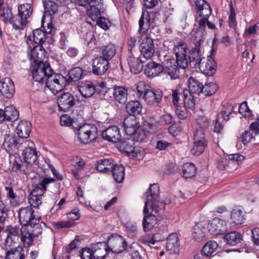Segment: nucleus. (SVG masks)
Here are the masks:
<instances>
[{
	"label": "nucleus",
	"instance_id": "nucleus-1",
	"mask_svg": "<svg viewBox=\"0 0 259 259\" xmlns=\"http://www.w3.org/2000/svg\"><path fill=\"white\" fill-rule=\"evenodd\" d=\"M31 72L33 79L36 81L40 82L46 78V86L54 94L62 91L65 87V77L58 74L52 77L53 70L48 62L32 65Z\"/></svg>",
	"mask_w": 259,
	"mask_h": 259
},
{
	"label": "nucleus",
	"instance_id": "nucleus-2",
	"mask_svg": "<svg viewBox=\"0 0 259 259\" xmlns=\"http://www.w3.org/2000/svg\"><path fill=\"white\" fill-rule=\"evenodd\" d=\"M66 126H71L77 130L78 138L81 143L88 144L94 141L98 136V130L96 126L92 124L86 123L79 125L77 122L66 114Z\"/></svg>",
	"mask_w": 259,
	"mask_h": 259
},
{
	"label": "nucleus",
	"instance_id": "nucleus-3",
	"mask_svg": "<svg viewBox=\"0 0 259 259\" xmlns=\"http://www.w3.org/2000/svg\"><path fill=\"white\" fill-rule=\"evenodd\" d=\"M159 195V187L157 184L150 185L148 191L146 192L142 198L145 201L149 200L148 205L151 206L152 213L161 215L165 209V204L159 201L158 199Z\"/></svg>",
	"mask_w": 259,
	"mask_h": 259
},
{
	"label": "nucleus",
	"instance_id": "nucleus-4",
	"mask_svg": "<svg viewBox=\"0 0 259 259\" xmlns=\"http://www.w3.org/2000/svg\"><path fill=\"white\" fill-rule=\"evenodd\" d=\"M54 179L46 178L42 180L31 191L28 196V202L31 207L38 208L42 203V196L46 191L47 186L54 182Z\"/></svg>",
	"mask_w": 259,
	"mask_h": 259
},
{
	"label": "nucleus",
	"instance_id": "nucleus-5",
	"mask_svg": "<svg viewBox=\"0 0 259 259\" xmlns=\"http://www.w3.org/2000/svg\"><path fill=\"white\" fill-rule=\"evenodd\" d=\"M106 84L105 82L102 81L99 86L96 87L92 81L86 80L84 82H81L77 87L81 95L85 98L92 97L97 92L104 95V98L106 99L107 94L110 91V89L106 87Z\"/></svg>",
	"mask_w": 259,
	"mask_h": 259
},
{
	"label": "nucleus",
	"instance_id": "nucleus-6",
	"mask_svg": "<svg viewBox=\"0 0 259 259\" xmlns=\"http://www.w3.org/2000/svg\"><path fill=\"white\" fill-rule=\"evenodd\" d=\"M123 124L126 135L133 137L137 141H142L144 139V132L140 128L139 123L135 116L129 115L125 117Z\"/></svg>",
	"mask_w": 259,
	"mask_h": 259
},
{
	"label": "nucleus",
	"instance_id": "nucleus-7",
	"mask_svg": "<svg viewBox=\"0 0 259 259\" xmlns=\"http://www.w3.org/2000/svg\"><path fill=\"white\" fill-rule=\"evenodd\" d=\"M26 41L28 49L27 55L30 61L35 64L45 63L42 62V60L46 57V52L42 46L40 45L34 46L32 41L31 35L27 37Z\"/></svg>",
	"mask_w": 259,
	"mask_h": 259
},
{
	"label": "nucleus",
	"instance_id": "nucleus-8",
	"mask_svg": "<svg viewBox=\"0 0 259 259\" xmlns=\"http://www.w3.org/2000/svg\"><path fill=\"white\" fill-rule=\"evenodd\" d=\"M7 236L2 244V248L8 250L13 247H15V245L18 242L22 227L19 226L12 225L7 226L6 227Z\"/></svg>",
	"mask_w": 259,
	"mask_h": 259
},
{
	"label": "nucleus",
	"instance_id": "nucleus-9",
	"mask_svg": "<svg viewBox=\"0 0 259 259\" xmlns=\"http://www.w3.org/2000/svg\"><path fill=\"white\" fill-rule=\"evenodd\" d=\"M32 7L30 3H27L19 6L18 13L13 20L14 25L17 28H21L26 25L27 19L32 15Z\"/></svg>",
	"mask_w": 259,
	"mask_h": 259
},
{
	"label": "nucleus",
	"instance_id": "nucleus-10",
	"mask_svg": "<svg viewBox=\"0 0 259 259\" xmlns=\"http://www.w3.org/2000/svg\"><path fill=\"white\" fill-rule=\"evenodd\" d=\"M107 245L113 253L119 254L125 250L127 243L122 236L115 233L108 237Z\"/></svg>",
	"mask_w": 259,
	"mask_h": 259
},
{
	"label": "nucleus",
	"instance_id": "nucleus-11",
	"mask_svg": "<svg viewBox=\"0 0 259 259\" xmlns=\"http://www.w3.org/2000/svg\"><path fill=\"white\" fill-rule=\"evenodd\" d=\"M194 140L191 152L193 155H199L207 146V141L204 137V132L201 130H196L194 135Z\"/></svg>",
	"mask_w": 259,
	"mask_h": 259
},
{
	"label": "nucleus",
	"instance_id": "nucleus-12",
	"mask_svg": "<svg viewBox=\"0 0 259 259\" xmlns=\"http://www.w3.org/2000/svg\"><path fill=\"white\" fill-rule=\"evenodd\" d=\"M163 71L167 74L171 79L179 78L180 76V64L174 59L167 58L162 62Z\"/></svg>",
	"mask_w": 259,
	"mask_h": 259
},
{
	"label": "nucleus",
	"instance_id": "nucleus-13",
	"mask_svg": "<svg viewBox=\"0 0 259 259\" xmlns=\"http://www.w3.org/2000/svg\"><path fill=\"white\" fill-rule=\"evenodd\" d=\"M18 217L20 223L24 226L36 222L39 217L34 214V210L31 206L22 207L19 209Z\"/></svg>",
	"mask_w": 259,
	"mask_h": 259
},
{
	"label": "nucleus",
	"instance_id": "nucleus-14",
	"mask_svg": "<svg viewBox=\"0 0 259 259\" xmlns=\"http://www.w3.org/2000/svg\"><path fill=\"white\" fill-rule=\"evenodd\" d=\"M203 53L200 50V40L197 42L195 47L191 48L189 51V64L192 68H197L204 60Z\"/></svg>",
	"mask_w": 259,
	"mask_h": 259
},
{
	"label": "nucleus",
	"instance_id": "nucleus-15",
	"mask_svg": "<svg viewBox=\"0 0 259 259\" xmlns=\"http://www.w3.org/2000/svg\"><path fill=\"white\" fill-rule=\"evenodd\" d=\"M187 45L184 41L180 42L174 48L176 60L180 63L181 68L185 69L188 66V61L186 58Z\"/></svg>",
	"mask_w": 259,
	"mask_h": 259
},
{
	"label": "nucleus",
	"instance_id": "nucleus-16",
	"mask_svg": "<svg viewBox=\"0 0 259 259\" xmlns=\"http://www.w3.org/2000/svg\"><path fill=\"white\" fill-rule=\"evenodd\" d=\"M2 148L10 154L16 152L19 148L18 138L13 134H6L4 137Z\"/></svg>",
	"mask_w": 259,
	"mask_h": 259
},
{
	"label": "nucleus",
	"instance_id": "nucleus-17",
	"mask_svg": "<svg viewBox=\"0 0 259 259\" xmlns=\"http://www.w3.org/2000/svg\"><path fill=\"white\" fill-rule=\"evenodd\" d=\"M207 228L213 235L223 234L227 231L226 223L222 219L214 218L208 223Z\"/></svg>",
	"mask_w": 259,
	"mask_h": 259
},
{
	"label": "nucleus",
	"instance_id": "nucleus-18",
	"mask_svg": "<svg viewBox=\"0 0 259 259\" xmlns=\"http://www.w3.org/2000/svg\"><path fill=\"white\" fill-rule=\"evenodd\" d=\"M141 55L146 59H150L155 53V46L153 40L149 37H146L142 40L140 46Z\"/></svg>",
	"mask_w": 259,
	"mask_h": 259
},
{
	"label": "nucleus",
	"instance_id": "nucleus-19",
	"mask_svg": "<svg viewBox=\"0 0 259 259\" xmlns=\"http://www.w3.org/2000/svg\"><path fill=\"white\" fill-rule=\"evenodd\" d=\"M217 64L214 59L210 56L207 58H204L200 65L198 66L199 70L204 74L208 76H211L216 71Z\"/></svg>",
	"mask_w": 259,
	"mask_h": 259
},
{
	"label": "nucleus",
	"instance_id": "nucleus-20",
	"mask_svg": "<svg viewBox=\"0 0 259 259\" xmlns=\"http://www.w3.org/2000/svg\"><path fill=\"white\" fill-rule=\"evenodd\" d=\"M148 202L149 200L145 201V205L143 209L144 216L142 224L145 231L151 230L157 223V219L155 214L149 213L148 209Z\"/></svg>",
	"mask_w": 259,
	"mask_h": 259
},
{
	"label": "nucleus",
	"instance_id": "nucleus-21",
	"mask_svg": "<svg viewBox=\"0 0 259 259\" xmlns=\"http://www.w3.org/2000/svg\"><path fill=\"white\" fill-rule=\"evenodd\" d=\"M109 62L100 57H96L93 60L92 71L96 75H102L104 74L109 68Z\"/></svg>",
	"mask_w": 259,
	"mask_h": 259
},
{
	"label": "nucleus",
	"instance_id": "nucleus-22",
	"mask_svg": "<svg viewBox=\"0 0 259 259\" xmlns=\"http://www.w3.org/2000/svg\"><path fill=\"white\" fill-rule=\"evenodd\" d=\"M162 96L163 93L161 91L149 89L145 92L142 99H144L147 105H155L161 101Z\"/></svg>",
	"mask_w": 259,
	"mask_h": 259
},
{
	"label": "nucleus",
	"instance_id": "nucleus-23",
	"mask_svg": "<svg viewBox=\"0 0 259 259\" xmlns=\"http://www.w3.org/2000/svg\"><path fill=\"white\" fill-rule=\"evenodd\" d=\"M0 92L1 94L6 98H11L15 92L13 81L9 78H4L1 82Z\"/></svg>",
	"mask_w": 259,
	"mask_h": 259
},
{
	"label": "nucleus",
	"instance_id": "nucleus-24",
	"mask_svg": "<svg viewBox=\"0 0 259 259\" xmlns=\"http://www.w3.org/2000/svg\"><path fill=\"white\" fill-rule=\"evenodd\" d=\"M128 88L124 86L114 85L113 95L116 101L120 104H124L128 100Z\"/></svg>",
	"mask_w": 259,
	"mask_h": 259
},
{
	"label": "nucleus",
	"instance_id": "nucleus-25",
	"mask_svg": "<svg viewBox=\"0 0 259 259\" xmlns=\"http://www.w3.org/2000/svg\"><path fill=\"white\" fill-rule=\"evenodd\" d=\"M45 7V15L50 16L55 14L58 11L59 8L63 6L64 0H42Z\"/></svg>",
	"mask_w": 259,
	"mask_h": 259
},
{
	"label": "nucleus",
	"instance_id": "nucleus-26",
	"mask_svg": "<svg viewBox=\"0 0 259 259\" xmlns=\"http://www.w3.org/2000/svg\"><path fill=\"white\" fill-rule=\"evenodd\" d=\"M25 145L27 146L25 147L22 151V157L25 163L29 164H34L37 160V154L34 148L27 144V142H25Z\"/></svg>",
	"mask_w": 259,
	"mask_h": 259
},
{
	"label": "nucleus",
	"instance_id": "nucleus-27",
	"mask_svg": "<svg viewBox=\"0 0 259 259\" xmlns=\"http://www.w3.org/2000/svg\"><path fill=\"white\" fill-rule=\"evenodd\" d=\"M163 71V64L156 63L154 61L148 62L144 69L145 74L149 77L158 76Z\"/></svg>",
	"mask_w": 259,
	"mask_h": 259
},
{
	"label": "nucleus",
	"instance_id": "nucleus-28",
	"mask_svg": "<svg viewBox=\"0 0 259 259\" xmlns=\"http://www.w3.org/2000/svg\"><path fill=\"white\" fill-rule=\"evenodd\" d=\"M102 136L104 140L114 143L117 142L121 138L119 130L116 126H111L103 131Z\"/></svg>",
	"mask_w": 259,
	"mask_h": 259
},
{
	"label": "nucleus",
	"instance_id": "nucleus-29",
	"mask_svg": "<svg viewBox=\"0 0 259 259\" xmlns=\"http://www.w3.org/2000/svg\"><path fill=\"white\" fill-rule=\"evenodd\" d=\"M127 61L132 73L136 74L142 71L143 62L138 57L134 56L133 53H132V55H128Z\"/></svg>",
	"mask_w": 259,
	"mask_h": 259
},
{
	"label": "nucleus",
	"instance_id": "nucleus-30",
	"mask_svg": "<svg viewBox=\"0 0 259 259\" xmlns=\"http://www.w3.org/2000/svg\"><path fill=\"white\" fill-rule=\"evenodd\" d=\"M114 161L111 158H102L96 162V169L104 174H109L111 169L114 166Z\"/></svg>",
	"mask_w": 259,
	"mask_h": 259
},
{
	"label": "nucleus",
	"instance_id": "nucleus-31",
	"mask_svg": "<svg viewBox=\"0 0 259 259\" xmlns=\"http://www.w3.org/2000/svg\"><path fill=\"white\" fill-rule=\"evenodd\" d=\"M31 129V123L28 121L22 120L19 122L17 126V134L19 138L26 139L29 136Z\"/></svg>",
	"mask_w": 259,
	"mask_h": 259
},
{
	"label": "nucleus",
	"instance_id": "nucleus-32",
	"mask_svg": "<svg viewBox=\"0 0 259 259\" xmlns=\"http://www.w3.org/2000/svg\"><path fill=\"white\" fill-rule=\"evenodd\" d=\"M34 236L32 235L29 226L22 227L20 236V240L24 247H28L33 244Z\"/></svg>",
	"mask_w": 259,
	"mask_h": 259
},
{
	"label": "nucleus",
	"instance_id": "nucleus-33",
	"mask_svg": "<svg viewBox=\"0 0 259 259\" xmlns=\"http://www.w3.org/2000/svg\"><path fill=\"white\" fill-rule=\"evenodd\" d=\"M101 56H99L109 62L116 53V49L115 46L112 44H109L103 46L101 49Z\"/></svg>",
	"mask_w": 259,
	"mask_h": 259
},
{
	"label": "nucleus",
	"instance_id": "nucleus-34",
	"mask_svg": "<svg viewBox=\"0 0 259 259\" xmlns=\"http://www.w3.org/2000/svg\"><path fill=\"white\" fill-rule=\"evenodd\" d=\"M187 91L192 94H200L202 93L203 85L198 80L193 77H190L188 80Z\"/></svg>",
	"mask_w": 259,
	"mask_h": 259
},
{
	"label": "nucleus",
	"instance_id": "nucleus-35",
	"mask_svg": "<svg viewBox=\"0 0 259 259\" xmlns=\"http://www.w3.org/2000/svg\"><path fill=\"white\" fill-rule=\"evenodd\" d=\"M150 17L148 12H143L139 21V32L141 34H145L149 29L150 24Z\"/></svg>",
	"mask_w": 259,
	"mask_h": 259
},
{
	"label": "nucleus",
	"instance_id": "nucleus-36",
	"mask_svg": "<svg viewBox=\"0 0 259 259\" xmlns=\"http://www.w3.org/2000/svg\"><path fill=\"white\" fill-rule=\"evenodd\" d=\"M133 139L127 138L124 139L120 141L118 147L120 150L127 153H132L135 150V140ZM136 141H137L136 140Z\"/></svg>",
	"mask_w": 259,
	"mask_h": 259
},
{
	"label": "nucleus",
	"instance_id": "nucleus-37",
	"mask_svg": "<svg viewBox=\"0 0 259 259\" xmlns=\"http://www.w3.org/2000/svg\"><path fill=\"white\" fill-rule=\"evenodd\" d=\"M124 168L121 165L114 163V166L111 169L112 176L116 183H120L122 182L124 178Z\"/></svg>",
	"mask_w": 259,
	"mask_h": 259
},
{
	"label": "nucleus",
	"instance_id": "nucleus-38",
	"mask_svg": "<svg viewBox=\"0 0 259 259\" xmlns=\"http://www.w3.org/2000/svg\"><path fill=\"white\" fill-rule=\"evenodd\" d=\"M6 252L5 259H24V251L22 247L18 246L14 249L10 248Z\"/></svg>",
	"mask_w": 259,
	"mask_h": 259
},
{
	"label": "nucleus",
	"instance_id": "nucleus-39",
	"mask_svg": "<svg viewBox=\"0 0 259 259\" xmlns=\"http://www.w3.org/2000/svg\"><path fill=\"white\" fill-rule=\"evenodd\" d=\"M218 244L214 241H210L207 242L203 247L201 250L200 254L204 257L207 258L211 255L218 248Z\"/></svg>",
	"mask_w": 259,
	"mask_h": 259
},
{
	"label": "nucleus",
	"instance_id": "nucleus-40",
	"mask_svg": "<svg viewBox=\"0 0 259 259\" xmlns=\"http://www.w3.org/2000/svg\"><path fill=\"white\" fill-rule=\"evenodd\" d=\"M231 219L232 222L236 225L243 224L245 220V212L240 208L234 207L232 210Z\"/></svg>",
	"mask_w": 259,
	"mask_h": 259
},
{
	"label": "nucleus",
	"instance_id": "nucleus-41",
	"mask_svg": "<svg viewBox=\"0 0 259 259\" xmlns=\"http://www.w3.org/2000/svg\"><path fill=\"white\" fill-rule=\"evenodd\" d=\"M142 109V106L138 101H131L126 105V110L131 116L139 114Z\"/></svg>",
	"mask_w": 259,
	"mask_h": 259
},
{
	"label": "nucleus",
	"instance_id": "nucleus-42",
	"mask_svg": "<svg viewBox=\"0 0 259 259\" xmlns=\"http://www.w3.org/2000/svg\"><path fill=\"white\" fill-rule=\"evenodd\" d=\"M224 239L227 244L232 246L238 244L242 240L241 234L237 232H231L227 233L224 236Z\"/></svg>",
	"mask_w": 259,
	"mask_h": 259
},
{
	"label": "nucleus",
	"instance_id": "nucleus-43",
	"mask_svg": "<svg viewBox=\"0 0 259 259\" xmlns=\"http://www.w3.org/2000/svg\"><path fill=\"white\" fill-rule=\"evenodd\" d=\"M4 112L5 119L9 121H14L19 117V112L13 105L5 107Z\"/></svg>",
	"mask_w": 259,
	"mask_h": 259
},
{
	"label": "nucleus",
	"instance_id": "nucleus-44",
	"mask_svg": "<svg viewBox=\"0 0 259 259\" xmlns=\"http://www.w3.org/2000/svg\"><path fill=\"white\" fill-rule=\"evenodd\" d=\"M82 74V70L80 67H75L69 71L66 77V82L71 83L79 80Z\"/></svg>",
	"mask_w": 259,
	"mask_h": 259
},
{
	"label": "nucleus",
	"instance_id": "nucleus-45",
	"mask_svg": "<svg viewBox=\"0 0 259 259\" xmlns=\"http://www.w3.org/2000/svg\"><path fill=\"white\" fill-rule=\"evenodd\" d=\"M182 96L185 106L186 108L193 110L195 107V102L192 94L186 89L183 90Z\"/></svg>",
	"mask_w": 259,
	"mask_h": 259
},
{
	"label": "nucleus",
	"instance_id": "nucleus-46",
	"mask_svg": "<svg viewBox=\"0 0 259 259\" xmlns=\"http://www.w3.org/2000/svg\"><path fill=\"white\" fill-rule=\"evenodd\" d=\"M196 174V168L192 163H185L182 168V175L183 177L186 179L194 177Z\"/></svg>",
	"mask_w": 259,
	"mask_h": 259
},
{
	"label": "nucleus",
	"instance_id": "nucleus-47",
	"mask_svg": "<svg viewBox=\"0 0 259 259\" xmlns=\"http://www.w3.org/2000/svg\"><path fill=\"white\" fill-rule=\"evenodd\" d=\"M178 246L177 235L176 233H171L167 239L166 248L172 252H175L178 250Z\"/></svg>",
	"mask_w": 259,
	"mask_h": 259
},
{
	"label": "nucleus",
	"instance_id": "nucleus-48",
	"mask_svg": "<svg viewBox=\"0 0 259 259\" xmlns=\"http://www.w3.org/2000/svg\"><path fill=\"white\" fill-rule=\"evenodd\" d=\"M3 1L0 0V16L3 20L6 22H10L13 23V20L15 17L13 16L11 10L8 7H3Z\"/></svg>",
	"mask_w": 259,
	"mask_h": 259
},
{
	"label": "nucleus",
	"instance_id": "nucleus-49",
	"mask_svg": "<svg viewBox=\"0 0 259 259\" xmlns=\"http://www.w3.org/2000/svg\"><path fill=\"white\" fill-rule=\"evenodd\" d=\"M46 32L40 29H35L32 32L33 40L32 42L35 44L41 45L46 40Z\"/></svg>",
	"mask_w": 259,
	"mask_h": 259
},
{
	"label": "nucleus",
	"instance_id": "nucleus-50",
	"mask_svg": "<svg viewBox=\"0 0 259 259\" xmlns=\"http://www.w3.org/2000/svg\"><path fill=\"white\" fill-rule=\"evenodd\" d=\"M206 229L200 224L195 225L193 228V237L197 241H200L205 236Z\"/></svg>",
	"mask_w": 259,
	"mask_h": 259
},
{
	"label": "nucleus",
	"instance_id": "nucleus-51",
	"mask_svg": "<svg viewBox=\"0 0 259 259\" xmlns=\"http://www.w3.org/2000/svg\"><path fill=\"white\" fill-rule=\"evenodd\" d=\"M10 163L11 164V170L14 172L21 171L22 165V161L19 157H16L14 155H10Z\"/></svg>",
	"mask_w": 259,
	"mask_h": 259
},
{
	"label": "nucleus",
	"instance_id": "nucleus-52",
	"mask_svg": "<svg viewBox=\"0 0 259 259\" xmlns=\"http://www.w3.org/2000/svg\"><path fill=\"white\" fill-rule=\"evenodd\" d=\"M181 93L179 90L176 89L172 91V103L175 107L176 108V113L180 116H182L181 118L184 117V115H182L181 112L183 111L179 109L181 106L179 105L178 102L180 100V95Z\"/></svg>",
	"mask_w": 259,
	"mask_h": 259
},
{
	"label": "nucleus",
	"instance_id": "nucleus-53",
	"mask_svg": "<svg viewBox=\"0 0 259 259\" xmlns=\"http://www.w3.org/2000/svg\"><path fill=\"white\" fill-rule=\"evenodd\" d=\"M103 12V8L89 7L87 10L88 15L92 20L95 21L100 17L101 13Z\"/></svg>",
	"mask_w": 259,
	"mask_h": 259
},
{
	"label": "nucleus",
	"instance_id": "nucleus-54",
	"mask_svg": "<svg viewBox=\"0 0 259 259\" xmlns=\"http://www.w3.org/2000/svg\"><path fill=\"white\" fill-rule=\"evenodd\" d=\"M5 190L7 191V197L11 199L10 203L13 206H17L20 204L21 202L19 198L14 192L12 187H6Z\"/></svg>",
	"mask_w": 259,
	"mask_h": 259
},
{
	"label": "nucleus",
	"instance_id": "nucleus-55",
	"mask_svg": "<svg viewBox=\"0 0 259 259\" xmlns=\"http://www.w3.org/2000/svg\"><path fill=\"white\" fill-rule=\"evenodd\" d=\"M39 218L36 219V221H34L32 223L28 225L30 231H31L34 237H37L42 232V228L40 224H39Z\"/></svg>",
	"mask_w": 259,
	"mask_h": 259
},
{
	"label": "nucleus",
	"instance_id": "nucleus-56",
	"mask_svg": "<svg viewBox=\"0 0 259 259\" xmlns=\"http://www.w3.org/2000/svg\"><path fill=\"white\" fill-rule=\"evenodd\" d=\"M202 94L205 96H211L218 90L217 84L213 82L206 83L203 87Z\"/></svg>",
	"mask_w": 259,
	"mask_h": 259
},
{
	"label": "nucleus",
	"instance_id": "nucleus-57",
	"mask_svg": "<svg viewBox=\"0 0 259 259\" xmlns=\"http://www.w3.org/2000/svg\"><path fill=\"white\" fill-rule=\"evenodd\" d=\"M244 159V156L239 154H233L228 155L227 159L230 166L234 165L235 168L237 167L239 161H241Z\"/></svg>",
	"mask_w": 259,
	"mask_h": 259
},
{
	"label": "nucleus",
	"instance_id": "nucleus-58",
	"mask_svg": "<svg viewBox=\"0 0 259 259\" xmlns=\"http://www.w3.org/2000/svg\"><path fill=\"white\" fill-rule=\"evenodd\" d=\"M234 107L230 103L225 104L222 109L221 114L223 119L227 121L229 119L230 115L233 112Z\"/></svg>",
	"mask_w": 259,
	"mask_h": 259
},
{
	"label": "nucleus",
	"instance_id": "nucleus-59",
	"mask_svg": "<svg viewBox=\"0 0 259 259\" xmlns=\"http://www.w3.org/2000/svg\"><path fill=\"white\" fill-rule=\"evenodd\" d=\"M97 21V24L99 26L103 29L104 30H107L111 26V23L108 19L103 17H100Z\"/></svg>",
	"mask_w": 259,
	"mask_h": 259
},
{
	"label": "nucleus",
	"instance_id": "nucleus-60",
	"mask_svg": "<svg viewBox=\"0 0 259 259\" xmlns=\"http://www.w3.org/2000/svg\"><path fill=\"white\" fill-rule=\"evenodd\" d=\"M217 167L220 170H224L225 169L231 170L227 157L221 158V159L219 160Z\"/></svg>",
	"mask_w": 259,
	"mask_h": 259
},
{
	"label": "nucleus",
	"instance_id": "nucleus-61",
	"mask_svg": "<svg viewBox=\"0 0 259 259\" xmlns=\"http://www.w3.org/2000/svg\"><path fill=\"white\" fill-rule=\"evenodd\" d=\"M239 113L243 116L249 117L251 115V111L250 110L247 103L246 101L243 102L239 107Z\"/></svg>",
	"mask_w": 259,
	"mask_h": 259
},
{
	"label": "nucleus",
	"instance_id": "nucleus-62",
	"mask_svg": "<svg viewBox=\"0 0 259 259\" xmlns=\"http://www.w3.org/2000/svg\"><path fill=\"white\" fill-rule=\"evenodd\" d=\"M230 14L229 16V23L231 27H235L236 25V21L235 19V11L233 8L232 3L229 5Z\"/></svg>",
	"mask_w": 259,
	"mask_h": 259
},
{
	"label": "nucleus",
	"instance_id": "nucleus-63",
	"mask_svg": "<svg viewBox=\"0 0 259 259\" xmlns=\"http://www.w3.org/2000/svg\"><path fill=\"white\" fill-rule=\"evenodd\" d=\"M197 123L199 128V130L203 132V130L207 128L209 126V121L205 116H201L197 119ZM197 130H199L198 129Z\"/></svg>",
	"mask_w": 259,
	"mask_h": 259
},
{
	"label": "nucleus",
	"instance_id": "nucleus-64",
	"mask_svg": "<svg viewBox=\"0 0 259 259\" xmlns=\"http://www.w3.org/2000/svg\"><path fill=\"white\" fill-rule=\"evenodd\" d=\"M81 259H92L93 252L89 248H83L79 252Z\"/></svg>",
	"mask_w": 259,
	"mask_h": 259
}]
</instances>
